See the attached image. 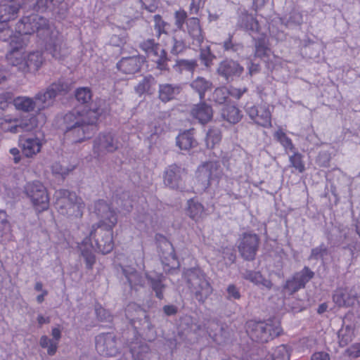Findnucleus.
I'll use <instances>...</instances> for the list:
<instances>
[{
    "mask_svg": "<svg viewBox=\"0 0 360 360\" xmlns=\"http://www.w3.org/2000/svg\"><path fill=\"white\" fill-rule=\"evenodd\" d=\"M77 108L67 112L59 120V128L65 139L73 143L91 138L98 130L99 117L109 112L105 100L93 98L89 87H78L74 92Z\"/></svg>",
    "mask_w": 360,
    "mask_h": 360,
    "instance_id": "f257e3e1",
    "label": "nucleus"
},
{
    "mask_svg": "<svg viewBox=\"0 0 360 360\" xmlns=\"http://www.w3.org/2000/svg\"><path fill=\"white\" fill-rule=\"evenodd\" d=\"M9 18L0 17V39L3 41L7 40L3 36L4 32H6V34L10 37L11 50L7 56L9 63L24 73L37 72L44 62L42 53L37 51L30 53L25 57L19 56L18 50L25 45V41L22 39L24 34L18 32V35L11 36L12 31L7 27V22Z\"/></svg>",
    "mask_w": 360,
    "mask_h": 360,
    "instance_id": "f03ea898",
    "label": "nucleus"
},
{
    "mask_svg": "<svg viewBox=\"0 0 360 360\" xmlns=\"http://www.w3.org/2000/svg\"><path fill=\"white\" fill-rule=\"evenodd\" d=\"M15 31L22 34L37 33V37L46 43L47 51L52 56L61 60L67 54L68 51L62 47L59 39L53 40L49 20L38 14H32L23 17L15 25Z\"/></svg>",
    "mask_w": 360,
    "mask_h": 360,
    "instance_id": "7ed1b4c3",
    "label": "nucleus"
},
{
    "mask_svg": "<svg viewBox=\"0 0 360 360\" xmlns=\"http://www.w3.org/2000/svg\"><path fill=\"white\" fill-rule=\"evenodd\" d=\"M115 226L93 225L89 237H86L78 248L83 257L86 267L91 269L96 262V257L93 250L105 255L110 253L114 248L112 238L113 228Z\"/></svg>",
    "mask_w": 360,
    "mask_h": 360,
    "instance_id": "20e7f679",
    "label": "nucleus"
},
{
    "mask_svg": "<svg viewBox=\"0 0 360 360\" xmlns=\"http://www.w3.org/2000/svg\"><path fill=\"white\" fill-rule=\"evenodd\" d=\"M246 330L253 341L260 343L268 342L279 336L283 331L279 320L276 318L264 321H249Z\"/></svg>",
    "mask_w": 360,
    "mask_h": 360,
    "instance_id": "39448f33",
    "label": "nucleus"
},
{
    "mask_svg": "<svg viewBox=\"0 0 360 360\" xmlns=\"http://www.w3.org/2000/svg\"><path fill=\"white\" fill-rule=\"evenodd\" d=\"M124 311L126 318L138 333L145 335L148 340L155 338V327L144 309L135 302H130L127 305Z\"/></svg>",
    "mask_w": 360,
    "mask_h": 360,
    "instance_id": "423d86ee",
    "label": "nucleus"
},
{
    "mask_svg": "<svg viewBox=\"0 0 360 360\" xmlns=\"http://www.w3.org/2000/svg\"><path fill=\"white\" fill-rule=\"evenodd\" d=\"M185 278L187 286L199 302L203 303L212 294V288L200 269H188L185 273Z\"/></svg>",
    "mask_w": 360,
    "mask_h": 360,
    "instance_id": "0eeeda50",
    "label": "nucleus"
},
{
    "mask_svg": "<svg viewBox=\"0 0 360 360\" xmlns=\"http://www.w3.org/2000/svg\"><path fill=\"white\" fill-rule=\"evenodd\" d=\"M72 87V83L68 79L60 77L50 84L44 91H39L38 96L41 101L43 100L45 106L49 108L53 105L57 96L68 94Z\"/></svg>",
    "mask_w": 360,
    "mask_h": 360,
    "instance_id": "6e6552de",
    "label": "nucleus"
},
{
    "mask_svg": "<svg viewBox=\"0 0 360 360\" xmlns=\"http://www.w3.org/2000/svg\"><path fill=\"white\" fill-rule=\"evenodd\" d=\"M24 193L30 198L37 211L40 212L48 209L49 198L46 188L40 181L27 183L24 187Z\"/></svg>",
    "mask_w": 360,
    "mask_h": 360,
    "instance_id": "1a4fd4ad",
    "label": "nucleus"
},
{
    "mask_svg": "<svg viewBox=\"0 0 360 360\" xmlns=\"http://www.w3.org/2000/svg\"><path fill=\"white\" fill-rule=\"evenodd\" d=\"M259 238L255 233H244L238 240V250L246 261H253L259 249Z\"/></svg>",
    "mask_w": 360,
    "mask_h": 360,
    "instance_id": "9d476101",
    "label": "nucleus"
},
{
    "mask_svg": "<svg viewBox=\"0 0 360 360\" xmlns=\"http://www.w3.org/2000/svg\"><path fill=\"white\" fill-rule=\"evenodd\" d=\"M93 212L99 219L98 222L94 225L115 226L117 223L115 210L104 200L95 202Z\"/></svg>",
    "mask_w": 360,
    "mask_h": 360,
    "instance_id": "9b49d317",
    "label": "nucleus"
},
{
    "mask_svg": "<svg viewBox=\"0 0 360 360\" xmlns=\"http://www.w3.org/2000/svg\"><path fill=\"white\" fill-rule=\"evenodd\" d=\"M96 348L98 352L105 356H115L120 353V344L112 333H103L96 338Z\"/></svg>",
    "mask_w": 360,
    "mask_h": 360,
    "instance_id": "f8f14e48",
    "label": "nucleus"
},
{
    "mask_svg": "<svg viewBox=\"0 0 360 360\" xmlns=\"http://www.w3.org/2000/svg\"><path fill=\"white\" fill-rule=\"evenodd\" d=\"M245 110L256 124L264 127L271 126V115L267 104L253 105L248 103L245 105Z\"/></svg>",
    "mask_w": 360,
    "mask_h": 360,
    "instance_id": "ddd939ff",
    "label": "nucleus"
},
{
    "mask_svg": "<svg viewBox=\"0 0 360 360\" xmlns=\"http://www.w3.org/2000/svg\"><path fill=\"white\" fill-rule=\"evenodd\" d=\"M244 72V68L237 61L226 58L221 61L217 69V74L226 82H231L239 78Z\"/></svg>",
    "mask_w": 360,
    "mask_h": 360,
    "instance_id": "4468645a",
    "label": "nucleus"
},
{
    "mask_svg": "<svg viewBox=\"0 0 360 360\" xmlns=\"http://www.w3.org/2000/svg\"><path fill=\"white\" fill-rule=\"evenodd\" d=\"M186 170L176 164H172L166 167L163 174V182L165 186L172 190H179L183 188V176Z\"/></svg>",
    "mask_w": 360,
    "mask_h": 360,
    "instance_id": "2eb2a0df",
    "label": "nucleus"
},
{
    "mask_svg": "<svg viewBox=\"0 0 360 360\" xmlns=\"http://www.w3.org/2000/svg\"><path fill=\"white\" fill-rule=\"evenodd\" d=\"M220 163L217 161L205 162L197 170V178L205 187H208L211 181L219 178L221 175Z\"/></svg>",
    "mask_w": 360,
    "mask_h": 360,
    "instance_id": "dca6fc26",
    "label": "nucleus"
},
{
    "mask_svg": "<svg viewBox=\"0 0 360 360\" xmlns=\"http://www.w3.org/2000/svg\"><path fill=\"white\" fill-rule=\"evenodd\" d=\"M120 142L111 133H103L94 140V150L98 156L106 153H113L120 147Z\"/></svg>",
    "mask_w": 360,
    "mask_h": 360,
    "instance_id": "f3484780",
    "label": "nucleus"
},
{
    "mask_svg": "<svg viewBox=\"0 0 360 360\" xmlns=\"http://www.w3.org/2000/svg\"><path fill=\"white\" fill-rule=\"evenodd\" d=\"M189 113L193 120L204 126L212 120L214 110L211 104L200 100L199 103L191 106Z\"/></svg>",
    "mask_w": 360,
    "mask_h": 360,
    "instance_id": "a211bd4d",
    "label": "nucleus"
},
{
    "mask_svg": "<svg viewBox=\"0 0 360 360\" xmlns=\"http://www.w3.org/2000/svg\"><path fill=\"white\" fill-rule=\"evenodd\" d=\"M157 240L158 243V254L162 263L167 266H174L176 262V256L172 243L162 235H159Z\"/></svg>",
    "mask_w": 360,
    "mask_h": 360,
    "instance_id": "6ab92c4d",
    "label": "nucleus"
},
{
    "mask_svg": "<svg viewBox=\"0 0 360 360\" xmlns=\"http://www.w3.org/2000/svg\"><path fill=\"white\" fill-rule=\"evenodd\" d=\"M192 40V45L200 46L205 39V33L202 30L200 20L196 17H190L186 25L184 27V30Z\"/></svg>",
    "mask_w": 360,
    "mask_h": 360,
    "instance_id": "aec40b11",
    "label": "nucleus"
},
{
    "mask_svg": "<svg viewBox=\"0 0 360 360\" xmlns=\"http://www.w3.org/2000/svg\"><path fill=\"white\" fill-rule=\"evenodd\" d=\"M146 58L141 55L122 58L117 63V68L122 72L127 75H133L139 72Z\"/></svg>",
    "mask_w": 360,
    "mask_h": 360,
    "instance_id": "412c9836",
    "label": "nucleus"
},
{
    "mask_svg": "<svg viewBox=\"0 0 360 360\" xmlns=\"http://www.w3.org/2000/svg\"><path fill=\"white\" fill-rule=\"evenodd\" d=\"M349 233V229L342 224H332L326 232L329 244L333 247H338L344 244Z\"/></svg>",
    "mask_w": 360,
    "mask_h": 360,
    "instance_id": "4be33fe9",
    "label": "nucleus"
},
{
    "mask_svg": "<svg viewBox=\"0 0 360 360\" xmlns=\"http://www.w3.org/2000/svg\"><path fill=\"white\" fill-rule=\"evenodd\" d=\"M38 96V93L34 96V98L29 97H18L14 99L13 103L16 109L25 112L37 111L40 112L46 108L47 106L42 103Z\"/></svg>",
    "mask_w": 360,
    "mask_h": 360,
    "instance_id": "5701e85b",
    "label": "nucleus"
},
{
    "mask_svg": "<svg viewBox=\"0 0 360 360\" xmlns=\"http://www.w3.org/2000/svg\"><path fill=\"white\" fill-rule=\"evenodd\" d=\"M333 302L339 307H349L356 301V294L348 288L337 289L333 296Z\"/></svg>",
    "mask_w": 360,
    "mask_h": 360,
    "instance_id": "b1692460",
    "label": "nucleus"
},
{
    "mask_svg": "<svg viewBox=\"0 0 360 360\" xmlns=\"http://www.w3.org/2000/svg\"><path fill=\"white\" fill-rule=\"evenodd\" d=\"M146 278L153 292H155V297L158 300H163L164 292L167 288V285L164 283L165 276L162 274H146Z\"/></svg>",
    "mask_w": 360,
    "mask_h": 360,
    "instance_id": "393cba45",
    "label": "nucleus"
},
{
    "mask_svg": "<svg viewBox=\"0 0 360 360\" xmlns=\"http://www.w3.org/2000/svg\"><path fill=\"white\" fill-rule=\"evenodd\" d=\"M182 87L177 84H160L158 86V98L163 103H167L176 98L181 92Z\"/></svg>",
    "mask_w": 360,
    "mask_h": 360,
    "instance_id": "a878e982",
    "label": "nucleus"
},
{
    "mask_svg": "<svg viewBox=\"0 0 360 360\" xmlns=\"http://www.w3.org/2000/svg\"><path fill=\"white\" fill-rule=\"evenodd\" d=\"M39 126L38 119L34 115H27L15 121V124L11 126L8 130L12 133L20 131H32Z\"/></svg>",
    "mask_w": 360,
    "mask_h": 360,
    "instance_id": "bb28decb",
    "label": "nucleus"
},
{
    "mask_svg": "<svg viewBox=\"0 0 360 360\" xmlns=\"http://www.w3.org/2000/svg\"><path fill=\"white\" fill-rule=\"evenodd\" d=\"M122 272L131 290L137 291V287L143 286L145 283L144 278L134 268L131 266H124L122 267Z\"/></svg>",
    "mask_w": 360,
    "mask_h": 360,
    "instance_id": "cd10ccee",
    "label": "nucleus"
},
{
    "mask_svg": "<svg viewBox=\"0 0 360 360\" xmlns=\"http://www.w3.org/2000/svg\"><path fill=\"white\" fill-rule=\"evenodd\" d=\"M194 129L185 130L176 138V144L181 150H188L195 147L198 142L194 138Z\"/></svg>",
    "mask_w": 360,
    "mask_h": 360,
    "instance_id": "c85d7f7f",
    "label": "nucleus"
},
{
    "mask_svg": "<svg viewBox=\"0 0 360 360\" xmlns=\"http://www.w3.org/2000/svg\"><path fill=\"white\" fill-rule=\"evenodd\" d=\"M157 79L151 75L145 76L134 87L135 92L139 96L152 95L155 91Z\"/></svg>",
    "mask_w": 360,
    "mask_h": 360,
    "instance_id": "c756f323",
    "label": "nucleus"
},
{
    "mask_svg": "<svg viewBox=\"0 0 360 360\" xmlns=\"http://www.w3.org/2000/svg\"><path fill=\"white\" fill-rule=\"evenodd\" d=\"M79 200L75 193L70 192V195L67 197L66 203L63 205L62 213L81 217L82 214L80 212L81 204Z\"/></svg>",
    "mask_w": 360,
    "mask_h": 360,
    "instance_id": "7c9ffc66",
    "label": "nucleus"
},
{
    "mask_svg": "<svg viewBox=\"0 0 360 360\" xmlns=\"http://www.w3.org/2000/svg\"><path fill=\"white\" fill-rule=\"evenodd\" d=\"M237 26L251 32H257L259 30L257 20L246 12L241 13L238 17Z\"/></svg>",
    "mask_w": 360,
    "mask_h": 360,
    "instance_id": "2f4dec72",
    "label": "nucleus"
},
{
    "mask_svg": "<svg viewBox=\"0 0 360 360\" xmlns=\"http://www.w3.org/2000/svg\"><path fill=\"white\" fill-rule=\"evenodd\" d=\"M129 352L134 360H148L150 348L144 342H134L129 347Z\"/></svg>",
    "mask_w": 360,
    "mask_h": 360,
    "instance_id": "473e14b6",
    "label": "nucleus"
},
{
    "mask_svg": "<svg viewBox=\"0 0 360 360\" xmlns=\"http://www.w3.org/2000/svg\"><path fill=\"white\" fill-rule=\"evenodd\" d=\"M280 21L282 25L287 27H294L302 25L303 16L300 11L293 8L289 13H286L280 18Z\"/></svg>",
    "mask_w": 360,
    "mask_h": 360,
    "instance_id": "72a5a7b5",
    "label": "nucleus"
},
{
    "mask_svg": "<svg viewBox=\"0 0 360 360\" xmlns=\"http://www.w3.org/2000/svg\"><path fill=\"white\" fill-rule=\"evenodd\" d=\"M20 146L22 153L27 157H32L40 151L41 144L39 139L28 138L21 140Z\"/></svg>",
    "mask_w": 360,
    "mask_h": 360,
    "instance_id": "f704fd0d",
    "label": "nucleus"
},
{
    "mask_svg": "<svg viewBox=\"0 0 360 360\" xmlns=\"http://www.w3.org/2000/svg\"><path fill=\"white\" fill-rule=\"evenodd\" d=\"M191 87L198 94L200 100H205L206 91L211 90L212 84L204 77H198L190 84Z\"/></svg>",
    "mask_w": 360,
    "mask_h": 360,
    "instance_id": "c9c22d12",
    "label": "nucleus"
},
{
    "mask_svg": "<svg viewBox=\"0 0 360 360\" xmlns=\"http://www.w3.org/2000/svg\"><path fill=\"white\" fill-rule=\"evenodd\" d=\"M139 47L147 55L148 58H150L153 56H157L159 51L163 49L161 45L159 43L155 42L153 39H144L139 43Z\"/></svg>",
    "mask_w": 360,
    "mask_h": 360,
    "instance_id": "e433bc0d",
    "label": "nucleus"
},
{
    "mask_svg": "<svg viewBox=\"0 0 360 360\" xmlns=\"http://www.w3.org/2000/svg\"><path fill=\"white\" fill-rule=\"evenodd\" d=\"M221 117L224 120L232 123H238L242 117L240 111L234 105H226L221 110Z\"/></svg>",
    "mask_w": 360,
    "mask_h": 360,
    "instance_id": "4c0bfd02",
    "label": "nucleus"
},
{
    "mask_svg": "<svg viewBox=\"0 0 360 360\" xmlns=\"http://www.w3.org/2000/svg\"><path fill=\"white\" fill-rule=\"evenodd\" d=\"M186 212L190 218L195 221H198L202 217L204 212V207L198 201H195L194 200L191 199L188 201V208Z\"/></svg>",
    "mask_w": 360,
    "mask_h": 360,
    "instance_id": "58836bf2",
    "label": "nucleus"
},
{
    "mask_svg": "<svg viewBox=\"0 0 360 360\" xmlns=\"http://www.w3.org/2000/svg\"><path fill=\"white\" fill-rule=\"evenodd\" d=\"M354 336V328L347 325L342 326L338 333V342L340 347H343L347 346L352 341Z\"/></svg>",
    "mask_w": 360,
    "mask_h": 360,
    "instance_id": "ea45409f",
    "label": "nucleus"
},
{
    "mask_svg": "<svg viewBox=\"0 0 360 360\" xmlns=\"http://www.w3.org/2000/svg\"><path fill=\"white\" fill-rule=\"evenodd\" d=\"M221 139V131L217 127L209 129L206 134L205 144L207 148H213Z\"/></svg>",
    "mask_w": 360,
    "mask_h": 360,
    "instance_id": "a19ab883",
    "label": "nucleus"
},
{
    "mask_svg": "<svg viewBox=\"0 0 360 360\" xmlns=\"http://www.w3.org/2000/svg\"><path fill=\"white\" fill-rule=\"evenodd\" d=\"M222 47L225 51L238 53L243 50V44L237 41L233 35L229 34L228 37L223 41Z\"/></svg>",
    "mask_w": 360,
    "mask_h": 360,
    "instance_id": "79ce46f5",
    "label": "nucleus"
},
{
    "mask_svg": "<svg viewBox=\"0 0 360 360\" xmlns=\"http://www.w3.org/2000/svg\"><path fill=\"white\" fill-rule=\"evenodd\" d=\"M209 335L212 338L213 341L219 345L225 344L229 338V332L227 330V326L224 325L219 326L218 333H213L212 329L210 328Z\"/></svg>",
    "mask_w": 360,
    "mask_h": 360,
    "instance_id": "37998d69",
    "label": "nucleus"
},
{
    "mask_svg": "<svg viewBox=\"0 0 360 360\" xmlns=\"http://www.w3.org/2000/svg\"><path fill=\"white\" fill-rule=\"evenodd\" d=\"M197 61L195 60H185L181 59L176 62V64L173 66V68L176 72L181 73L183 71H193L197 67Z\"/></svg>",
    "mask_w": 360,
    "mask_h": 360,
    "instance_id": "c03bdc74",
    "label": "nucleus"
},
{
    "mask_svg": "<svg viewBox=\"0 0 360 360\" xmlns=\"http://www.w3.org/2000/svg\"><path fill=\"white\" fill-rule=\"evenodd\" d=\"M39 345L47 349V354L49 356H53L56 354L58 344L56 343V340H51L47 335H42L39 340Z\"/></svg>",
    "mask_w": 360,
    "mask_h": 360,
    "instance_id": "a18cd8bd",
    "label": "nucleus"
},
{
    "mask_svg": "<svg viewBox=\"0 0 360 360\" xmlns=\"http://www.w3.org/2000/svg\"><path fill=\"white\" fill-rule=\"evenodd\" d=\"M216 58V56L211 51L210 46H207L200 49V59L206 68H210Z\"/></svg>",
    "mask_w": 360,
    "mask_h": 360,
    "instance_id": "49530a36",
    "label": "nucleus"
},
{
    "mask_svg": "<svg viewBox=\"0 0 360 360\" xmlns=\"http://www.w3.org/2000/svg\"><path fill=\"white\" fill-rule=\"evenodd\" d=\"M292 152L293 154L289 156L290 166L300 173L304 172L305 171V165L303 160L304 156L301 153L295 152V150Z\"/></svg>",
    "mask_w": 360,
    "mask_h": 360,
    "instance_id": "de8ad7c7",
    "label": "nucleus"
},
{
    "mask_svg": "<svg viewBox=\"0 0 360 360\" xmlns=\"http://www.w3.org/2000/svg\"><path fill=\"white\" fill-rule=\"evenodd\" d=\"M151 60L156 64L158 69L162 71L169 69L167 65L169 58L167 57V53L164 49L159 51L157 56H153Z\"/></svg>",
    "mask_w": 360,
    "mask_h": 360,
    "instance_id": "09e8293b",
    "label": "nucleus"
},
{
    "mask_svg": "<svg viewBox=\"0 0 360 360\" xmlns=\"http://www.w3.org/2000/svg\"><path fill=\"white\" fill-rule=\"evenodd\" d=\"M314 272L307 266L300 271L295 274L296 279L299 281L303 288H305L306 284L314 277Z\"/></svg>",
    "mask_w": 360,
    "mask_h": 360,
    "instance_id": "8fccbe9b",
    "label": "nucleus"
},
{
    "mask_svg": "<svg viewBox=\"0 0 360 360\" xmlns=\"http://www.w3.org/2000/svg\"><path fill=\"white\" fill-rule=\"evenodd\" d=\"M174 25L176 30H184L186 22L189 19L187 12L183 9L176 11L174 14Z\"/></svg>",
    "mask_w": 360,
    "mask_h": 360,
    "instance_id": "3c124183",
    "label": "nucleus"
},
{
    "mask_svg": "<svg viewBox=\"0 0 360 360\" xmlns=\"http://www.w3.org/2000/svg\"><path fill=\"white\" fill-rule=\"evenodd\" d=\"M64 0H36L35 6L38 10L53 9L56 6H61Z\"/></svg>",
    "mask_w": 360,
    "mask_h": 360,
    "instance_id": "603ef678",
    "label": "nucleus"
},
{
    "mask_svg": "<svg viewBox=\"0 0 360 360\" xmlns=\"http://www.w3.org/2000/svg\"><path fill=\"white\" fill-rule=\"evenodd\" d=\"M229 98V89L226 87L217 88L212 94V100L218 104H224Z\"/></svg>",
    "mask_w": 360,
    "mask_h": 360,
    "instance_id": "864d4df0",
    "label": "nucleus"
},
{
    "mask_svg": "<svg viewBox=\"0 0 360 360\" xmlns=\"http://www.w3.org/2000/svg\"><path fill=\"white\" fill-rule=\"evenodd\" d=\"M129 198V193L127 192H124L122 193L120 196H118V195H117L114 200L117 205L120 209L129 212L132 207V205Z\"/></svg>",
    "mask_w": 360,
    "mask_h": 360,
    "instance_id": "5fc2aeb1",
    "label": "nucleus"
},
{
    "mask_svg": "<svg viewBox=\"0 0 360 360\" xmlns=\"http://www.w3.org/2000/svg\"><path fill=\"white\" fill-rule=\"evenodd\" d=\"M154 21H155V30L158 33V36H160L161 34H167L169 32V30L170 29V24L167 22H165L161 15H155L154 16Z\"/></svg>",
    "mask_w": 360,
    "mask_h": 360,
    "instance_id": "6e6d98bb",
    "label": "nucleus"
},
{
    "mask_svg": "<svg viewBox=\"0 0 360 360\" xmlns=\"http://www.w3.org/2000/svg\"><path fill=\"white\" fill-rule=\"evenodd\" d=\"M271 360H289L290 354L285 345L277 347L271 355Z\"/></svg>",
    "mask_w": 360,
    "mask_h": 360,
    "instance_id": "4d7b16f0",
    "label": "nucleus"
},
{
    "mask_svg": "<svg viewBox=\"0 0 360 360\" xmlns=\"http://www.w3.org/2000/svg\"><path fill=\"white\" fill-rule=\"evenodd\" d=\"M301 288H304L299 281L296 279V276L295 275L292 278L287 280L283 285V290L286 291L290 295L295 293Z\"/></svg>",
    "mask_w": 360,
    "mask_h": 360,
    "instance_id": "13d9d810",
    "label": "nucleus"
},
{
    "mask_svg": "<svg viewBox=\"0 0 360 360\" xmlns=\"http://www.w3.org/2000/svg\"><path fill=\"white\" fill-rule=\"evenodd\" d=\"M331 155L328 151L321 150L316 158V164L321 167H328Z\"/></svg>",
    "mask_w": 360,
    "mask_h": 360,
    "instance_id": "bf43d9fd",
    "label": "nucleus"
},
{
    "mask_svg": "<svg viewBox=\"0 0 360 360\" xmlns=\"http://www.w3.org/2000/svg\"><path fill=\"white\" fill-rule=\"evenodd\" d=\"M327 254L328 248L323 243H322L319 246L311 250L309 259L318 260L319 259H322L323 256L326 255Z\"/></svg>",
    "mask_w": 360,
    "mask_h": 360,
    "instance_id": "052dcab7",
    "label": "nucleus"
},
{
    "mask_svg": "<svg viewBox=\"0 0 360 360\" xmlns=\"http://www.w3.org/2000/svg\"><path fill=\"white\" fill-rule=\"evenodd\" d=\"M173 46L171 50L172 53L178 54L183 52L188 45L184 39H177L176 37H173Z\"/></svg>",
    "mask_w": 360,
    "mask_h": 360,
    "instance_id": "680f3d73",
    "label": "nucleus"
},
{
    "mask_svg": "<svg viewBox=\"0 0 360 360\" xmlns=\"http://www.w3.org/2000/svg\"><path fill=\"white\" fill-rule=\"evenodd\" d=\"M70 192L67 189H59L56 191V196L57 198L56 205L60 210H63V205L66 203L67 197L70 195Z\"/></svg>",
    "mask_w": 360,
    "mask_h": 360,
    "instance_id": "e2e57ef3",
    "label": "nucleus"
},
{
    "mask_svg": "<svg viewBox=\"0 0 360 360\" xmlns=\"http://www.w3.org/2000/svg\"><path fill=\"white\" fill-rule=\"evenodd\" d=\"M261 275L262 274L260 271L246 269L243 272L242 277L257 285L258 284L259 279L261 278Z\"/></svg>",
    "mask_w": 360,
    "mask_h": 360,
    "instance_id": "0e129e2a",
    "label": "nucleus"
},
{
    "mask_svg": "<svg viewBox=\"0 0 360 360\" xmlns=\"http://www.w3.org/2000/svg\"><path fill=\"white\" fill-rule=\"evenodd\" d=\"M343 255L347 257V262L351 264L352 261L354 258L356 257V245L354 244H347V245L342 247Z\"/></svg>",
    "mask_w": 360,
    "mask_h": 360,
    "instance_id": "69168bd1",
    "label": "nucleus"
},
{
    "mask_svg": "<svg viewBox=\"0 0 360 360\" xmlns=\"http://www.w3.org/2000/svg\"><path fill=\"white\" fill-rule=\"evenodd\" d=\"M226 299L229 300H239L241 297L239 288L234 284H230L226 288Z\"/></svg>",
    "mask_w": 360,
    "mask_h": 360,
    "instance_id": "338daca9",
    "label": "nucleus"
},
{
    "mask_svg": "<svg viewBox=\"0 0 360 360\" xmlns=\"http://www.w3.org/2000/svg\"><path fill=\"white\" fill-rule=\"evenodd\" d=\"M206 0H191L189 6V13L191 15H196L199 11L205 6Z\"/></svg>",
    "mask_w": 360,
    "mask_h": 360,
    "instance_id": "774afa93",
    "label": "nucleus"
}]
</instances>
